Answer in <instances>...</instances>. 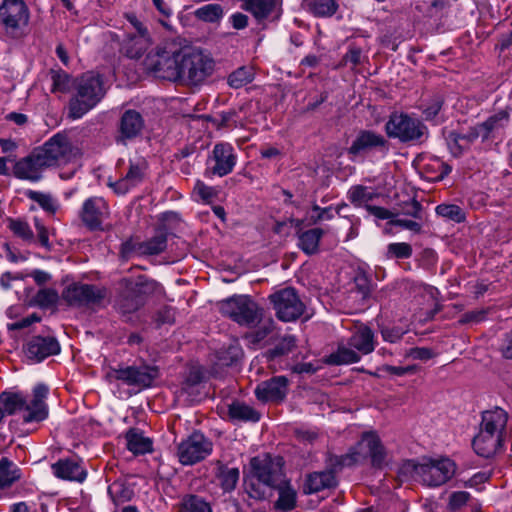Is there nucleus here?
Wrapping results in <instances>:
<instances>
[{
  "label": "nucleus",
  "mask_w": 512,
  "mask_h": 512,
  "mask_svg": "<svg viewBox=\"0 0 512 512\" xmlns=\"http://www.w3.org/2000/svg\"><path fill=\"white\" fill-rule=\"evenodd\" d=\"M185 47L176 41H165L150 52L145 60V68L155 77L171 82H180L182 56Z\"/></svg>",
  "instance_id": "f257e3e1"
},
{
  "label": "nucleus",
  "mask_w": 512,
  "mask_h": 512,
  "mask_svg": "<svg viewBox=\"0 0 512 512\" xmlns=\"http://www.w3.org/2000/svg\"><path fill=\"white\" fill-rule=\"evenodd\" d=\"M470 494L466 491L453 492L450 495L448 506L450 510L456 511L467 504Z\"/></svg>",
  "instance_id": "0e129e2a"
},
{
  "label": "nucleus",
  "mask_w": 512,
  "mask_h": 512,
  "mask_svg": "<svg viewBox=\"0 0 512 512\" xmlns=\"http://www.w3.org/2000/svg\"><path fill=\"white\" fill-rule=\"evenodd\" d=\"M26 196L37 202L45 211L54 213L56 211L55 202L50 194H45L38 191L28 190Z\"/></svg>",
  "instance_id": "603ef678"
},
{
  "label": "nucleus",
  "mask_w": 512,
  "mask_h": 512,
  "mask_svg": "<svg viewBox=\"0 0 512 512\" xmlns=\"http://www.w3.org/2000/svg\"><path fill=\"white\" fill-rule=\"evenodd\" d=\"M237 162V155L230 143L221 142L214 145L207 159V175L224 177L230 174Z\"/></svg>",
  "instance_id": "2eb2a0df"
},
{
  "label": "nucleus",
  "mask_w": 512,
  "mask_h": 512,
  "mask_svg": "<svg viewBox=\"0 0 512 512\" xmlns=\"http://www.w3.org/2000/svg\"><path fill=\"white\" fill-rule=\"evenodd\" d=\"M313 214L309 217L310 224L315 225L323 220H332L334 218V214L332 212V207L321 208L317 204L312 205Z\"/></svg>",
  "instance_id": "680f3d73"
},
{
  "label": "nucleus",
  "mask_w": 512,
  "mask_h": 512,
  "mask_svg": "<svg viewBox=\"0 0 512 512\" xmlns=\"http://www.w3.org/2000/svg\"><path fill=\"white\" fill-rule=\"evenodd\" d=\"M279 491L278 500L275 503V508L283 511L292 510L296 504V492L284 480L279 486L275 487Z\"/></svg>",
  "instance_id": "e433bc0d"
},
{
  "label": "nucleus",
  "mask_w": 512,
  "mask_h": 512,
  "mask_svg": "<svg viewBox=\"0 0 512 512\" xmlns=\"http://www.w3.org/2000/svg\"><path fill=\"white\" fill-rule=\"evenodd\" d=\"M374 334L367 325H360L349 338L348 344L363 354H369L374 350Z\"/></svg>",
  "instance_id": "c85d7f7f"
},
{
  "label": "nucleus",
  "mask_w": 512,
  "mask_h": 512,
  "mask_svg": "<svg viewBox=\"0 0 512 512\" xmlns=\"http://www.w3.org/2000/svg\"><path fill=\"white\" fill-rule=\"evenodd\" d=\"M255 73L252 68L242 66L237 68L231 74H229L227 82L230 87L234 89H239L249 83H251L254 79Z\"/></svg>",
  "instance_id": "a19ab883"
},
{
  "label": "nucleus",
  "mask_w": 512,
  "mask_h": 512,
  "mask_svg": "<svg viewBox=\"0 0 512 512\" xmlns=\"http://www.w3.org/2000/svg\"><path fill=\"white\" fill-rule=\"evenodd\" d=\"M153 321L157 327L164 324H173L175 321V310L173 307L164 305L160 307L153 316Z\"/></svg>",
  "instance_id": "4d7b16f0"
},
{
  "label": "nucleus",
  "mask_w": 512,
  "mask_h": 512,
  "mask_svg": "<svg viewBox=\"0 0 512 512\" xmlns=\"http://www.w3.org/2000/svg\"><path fill=\"white\" fill-rule=\"evenodd\" d=\"M362 449H366L364 457H370L373 468H384L386 465V450L374 431L364 432L355 447H352L346 454L338 456L342 467L354 465L362 456Z\"/></svg>",
  "instance_id": "0eeeda50"
},
{
  "label": "nucleus",
  "mask_w": 512,
  "mask_h": 512,
  "mask_svg": "<svg viewBox=\"0 0 512 512\" xmlns=\"http://www.w3.org/2000/svg\"><path fill=\"white\" fill-rule=\"evenodd\" d=\"M240 476L239 469L236 467H228L221 461L216 462L215 477L220 487L225 492H231L236 488Z\"/></svg>",
  "instance_id": "c756f323"
},
{
  "label": "nucleus",
  "mask_w": 512,
  "mask_h": 512,
  "mask_svg": "<svg viewBox=\"0 0 512 512\" xmlns=\"http://www.w3.org/2000/svg\"><path fill=\"white\" fill-rule=\"evenodd\" d=\"M475 452L484 458H490L495 455L501 446V436L480 429L472 442Z\"/></svg>",
  "instance_id": "393cba45"
},
{
  "label": "nucleus",
  "mask_w": 512,
  "mask_h": 512,
  "mask_svg": "<svg viewBox=\"0 0 512 512\" xmlns=\"http://www.w3.org/2000/svg\"><path fill=\"white\" fill-rule=\"evenodd\" d=\"M8 227L14 233V235L23 239L24 241H33L34 233L26 221L21 219L9 218Z\"/></svg>",
  "instance_id": "8fccbe9b"
},
{
  "label": "nucleus",
  "mask_w": 512,
  "mask_h": 512,
  "mask_svg": "<svg viewBox=\"0 0 512 512\" xmlns=\"http://www.w3.org/2000/svg\"><path fill=\"white\" fill-rule=\"evenodd\" d=\"M337 486L336 476L330 472L319 471L310 473L304 484V492L306 494L317 493L324 489H329Z\"/></svg>",
  "instance_id": "cd10ccee"
},
{
  "label": "nucleus",
  "mask_w": 512,
  "mask_h": 512,
  "mask_svg": "<svg viewBox=\"0 0 512 512\" xmlns=\"http://www.w3.org/2000/svg\"><path fill=\"white\" fill-rule=\"evenodd\" d=\"M296 346V338L293 335L283 336L273 348L266 351V357L269 360L289 354Z\"/></svg>",
  "instance_id": "58836bf2"
},
{
  "label": "nucleus",
  "mask_w": 512,
  "mask_h": 512,
  "mask_svg": "<svg viewBox=\"0 0 512 512\" xmlns=\"http://www.w3.org/2000/svg\"><path fill=\"white\" fill-rule=\"evenodd\" d=\"M59 295L56 290L51 288H44L37 292L35 295V302L41 308H48L57 303Z\"/></svg>",
  "instance_id": "864d4df0"
},
{
  "label": "nucleus",
  "mask_w": 512,
  "mask_h": 512,
  "mask_svg": "<svg viewBox=\"0 0 512 512\" xmlns=\"http://www.w3.org/2000/svg\"><path fill=\"white\" fill-rule=\"evenodd\" d=\"M180 512H212V509L202 497L187 495L182 500Z\"/></svg>",
  "instance_id": "79ce46f5"
},
{
  "label": "nucleus",
  "mask_w": 512,
  "mask_h": 512,
  "mask_svg": "<svg viewBox=\"0 0 512 512\" xmlns=\"http://www.w3.org/2000/svg\"><path fill=\"white\" fill-rule=\"evenodd\" d=\"M105 201L99 197L87 199L81 210V219L91 231L100 230Z\"/></svg>",
  "instance_id": "4be33fe9"
},
{
  "label": "nucleus",
  "mask_w": 512,
  "mask_h": 512,
  "mask_svg": "<svg viewBox=\"0 0 512 512\" xmlns=\"http://www.w3.org/2000/svg\"><path fill=\"white\" fill-rule=\"evenodd\" d=\"M478 137L476 127H471L466 134H460L455 131H450L446 137L449 144L453 143L455 148L461 152V146L459 145L460 140H465L468 143L474 142Z\"/></svg>",
  "instance_id": "6e6d98bb"
},
{
  "label": "nucleus",
  "mask_w": 512,
  "mask_h": 512,
  "mask_svg": "<svg viewBox=\"0 0 512 512\" xmlns=\"http://www.w3.org/2000/svg\"><path fill=\"white\" fill-rule=\"evenodd\" d=\"M145 163L142 164H134L131 163L128 172L125 175L126 181H128L132 187H135L140 182H142L144 178V170H145Z\"/></svg>",
  "instance_id": "052dcab7"
},
{
  "label": "nucleus",
  "mask_w": 512,
  "mask_h": 512,
  "mask_svg": "<svg viewBox=\"0 0 512 512\" xmlns=\"http://www.w3.org/2000/svg\"><path fill=\"white\" fill-rule=\"evenodd\" d=\"M372 151L387 153L389 151V142L381 134L372 130H360L348 148V154L357 157L365 156Z\"/></svg>",
  "instance_id": "a211bd4d"
},
{
  "label": "nucleus",
  "mask_w": 512,
  "mask_h": 512,
  "mask_svg": "<svg viewBox=\"0 0 512 512\" xmlns=\"http://www.w3.org/2000/svg\"><path fill=\"white\" fill-rule=\"evenodd\" d=\"M48 395V387L38 384L33 389V399L27 402L21 393L3 392L0 394V406L6 415H14L19 411H25L23 422H40L48 416V406L45 399Z\"/></svg>",
  "instance_id": "f03ea898"
},
{
  "label": "nucleus",
  "mask_w": 512,
  "mask_h": 512,
  "mask_svg": "<svg viewBox=\"0 0 512 512\" xmlns=\"http://www.w3.org/2000/svg\"><path fill=\"white\" fill-rule=\"evenodd\" d=\"M29 9L23 0H4L0 6V25L15 39L25 34L29 23Z\"/></svg>",
  "instance_id": "1a4fd4ad"
},
{
  "label": "nucleus",
  "mask_w": 512,
  "mask_h": 512,
  "mask_svg": "<svg viewBox=\"0 0 512 512\" xmlns=\"http://www.w3.org/2000/svg\"><path fill=\"white\" fill-rule=\"evenodd\" d=\"M108 493L115 503L129 501L133 496V490L122 481L113 482L108 488Z\"/></svg>",
  "instance_id": "09e8293b"
},
{
  "label": "nucleus",
  "mask_w": 512,
  "mask_h": 512,
  "mask_svg": "<svg viewBox=\"0 0 512 512\" xmlns=\"http://www.w3.org/2000/svg\"><path fill=\"white\" fill-rule=\"evenodd\" d=\"M455 470V463L449 458H424L421 462L420 480L427 486H440L452 478Z\"/></svg>",
  "instance_id": "f8f14e48"
},
{
  "label": "nucleus",
  "mask_w": 512,
  "mask_h": 512,
  "mask_svg": "<svg viewBox=\"0 0 512 512\" xmlns=\"http://www.w3.org/2000/svg\"><path fill=\"white\" fill-rule=\"evenodd\" d=\"M212 452V443L200 432H194L177 447V457L183 465H193Z\"/></svg>",
  "instance_id": "4468645a"
},
{
  "label": "nucleus",
  "mask_w": 512,
  "mask_h": 512,
  "mask_svg": "<svg viewBox=\"0 0 512 512\" xmlns=\"http://www.w3.org/2000/svg\"><path fill=\"white\" fill-rule=\"evenodd\" d=\"M289 381L285 376H275L261 382L255 389V395L262 402H281L286 397Z\"/></svg>",
  "instance_id": "412c9836"
},
{
  "label": "nucleus",
  "mask_w": 512,
  "mask_h": 512,
  "mask_svg": "<svg viewBox=\"0 0 512 512\" xmlns=\"http://www.w3.org/2000/svg\"><path fill=\"white\" fill-rule=\"evenodd\" d=\"M412 246L405 242L391 243L387 246V259H408L412 256Z\"/></svg>",
  "instance_id": "3c124183"
},
{
  "label": "nucleus",
  "mask_w": 512,
  "mask_h": 512,
  "mask_svg": "<svg viewBox=\"0 0 512 512\" xmlns=\"http://www.w3.org/2000/svg\"><path fill=\"white\" fill-rule=\"evenodd\" d=\"M195 16L202 21L214 23L223 16V9L219 4H207L195 11Z\"/></svg>",
  "instance_id": "de8ad7c7"
},
{
  "label": "nucleus",
  "mask_w": 512,
  "mask_h": 512,
  "mask_svg": "<svg viewBox=\"0 0 512 512\" xmlns=\"http://www.w3.org/2000/svg\"><path fill=\"white\" fill-rule=\"evenodd\" d=\"M253 478L266 487H276L283 482L282 458L269 455L254 457L250 461Z\"/></svg>",
  "instance_id": "ddd939ff"
},
{
  "label": "nucleus",
  "mask_w": 512,
  "mask_h": 512,
  "mask_svg": "<svg viewBox=\"0 0 512 512\" xmlns=\"http://www.w3.org/2000/svg\"><path fill=\"white\" fill-rule=\"evenodd\" d=\"M362 61V50L357 46H350L346 54L342 58V62L347 65L351 64L352 67H356Z\"/></svg>",
  "instance_id": "338daca9"
},
{
  "label": "nucleus",
  "mask_w": 512,
  "mask_h": 512,
  "mask_svg": "<svg viewBox=\"0 0 512 512\" xmlns=\"http://www.w3.org/2000/svg\"><path fill=\"white\" fill-rule=\"evenodd\" d=\"M127 448L135 455L145 454L152 451V441L143 436L137 429H129L125 436Z\"/></svg>",
  "instance_id": "72a5a7b5"
},
{
  "label": "nucleus",
  "mask_w": 512,
  "mask_h": 512,
  "mask_svg": "<svg viewBox=\"0 0 512 512\" xmlns=\"http://www.w3.org/2000/svg\"><path fill=\"white\" fill-rule=\"evenodd\" d=\"M167 246V234L164 231L158 232L151 239L138 243L132 247L143 255H157L165 250Z\"/></svg>",
  "instance_id": "f704fd0d"
},
{
  "label": "nucleus",
  "mask_w": 512,
  "mask_h": 512,
  "mask_svg": "<svg viewBox=\"0 0 512 512\" xmlns=\"http://www.w3.org/2000/svg\"><path fill=\"white\" fill-rule=\"evenodd\" d=\"M120 285L128 289L144 305L151 296L163 293L161 284L145 275L123 278Z\"/></svg>",
  "instance_id": "6ab92c4d"
},
{
  "label": "nucleus",
  "mask_w": 512,
  "mask_h": 512,
  "mask_svg": "<svg viewBox=\"0 0 512 512\" xmlns=\"http://www.w3.org/2000/svg\"><path fill=\"white\" fill-rule=\"evenodd\" d=\"M311 12L318 17H331L338 9L335 0H312L309 3Z\"/></svg>",
  "instance_id": "c03bdc74"
},
{
  "label": "nucleus",
  "mask_w": 512,
  "mask_h": 512,
  "mask_svg": "<svg viewBox=\"0 0 512 512\" xmlns=\"http://www.w3.org/2000/svg\"><path fill=\"white\" fill-rule=\"evenodd\" d=\"M264 485L260 482L255 483L253 481H250L246 483V492L249 495L250 498H253L255 500H264L266 499V490L263 487Z\"/></svg>",
  "instance_id": "774afa93"
},
{
  "label": "nucleus",
  "mask_w": 512,
  "mask_h": 512,
  "mask_svg": "<svg viewBox=\"0 0 512 512\" xmlns=\"http://www.w3.org/2000/svg\"><path fill=\"white\" fill-rule=\"evenodd\" d=\"M145 127V120L140 112L134 109L125 110L117 124L115 142L126 146L128 142L141 136Z\"/></svg>",
  "instance_id": "f3484780"
},
{
  "label": "nucleus",
  "mask_w": 512,
  "mask_h": 512,
  "mask_svg": "<svg viewBox=\"0 0 512 512\" xmlns=\"http://www.w3.org/2000/svg\"><path fill=\"white\" fill-rule=\"evenodd\" d=\"M356 289L362 294L363 298H367L371 293V283L366 272L358 270L354 276Z\"/></svg>",
  "instance_id": "bf43d9fd"
},
{
  "label": "nucleus",
  "mask_w": 512,
  "mask_h": 512,
  "mask_svg": "<svg viewBox=\"0 0 512 512\" xmlns=\"http://www.w3.org/2000/svg\"><path fill=\"white\" fill-rule=\"evenodd\" d=\"M60 344L52 336H33L24 346V352L28 359L41 362L45 358L60 353Z\"/></svg>",
  "instance_id": "aec40b11"
},
{
  "label": "nucleus",
  "mask_w": 512,
  "mask_h": 512,
  "mask_svg": "<svg viewBox=\"0 0 512 512\" xmlns=\"http://www.w3.org/2000/svg\"><path fill=\"white\" fill-rule=\"evenodd\" d=\"M107 289L92 284L74 282L66 286L61 298L72 307L97 309L103 306Z\"/></svg>",
  "instance_id": "6e6552de"
},
{
  "label": "nucleus",
  "mask_w": 512,
  "mask_h": 512,
  "mask_svg": "<svg viewBox=\"0 0 512 512\" xmlns=\"http://www.w3.org/2000/svg\"><path fill=\"white\" fill-rule=\"evenodd\" d=\"M384 129L389 138L398 139L401 143L421 144L429 135L427 126L421 120L406 113H392Z\"/></svg>",
  "instance_id": "39448f33"
},
{
  "label": "nucleus",
  "mask_w": 512,
  "mask_h": 512,
  "mask_svg": "<svg viewBox=\"0 0 512 512\" xmlns=\"http://www.w3.org/2000/svg\"><path fill=\"white\" fill-rule=\"evenodd\" d=\"M436 213L437 215L456 223L464 222L466 219L463 209L454 204H440L436 207Z\"/></svg>",
  "instance_id": "49530a36"
},
{
  "label": "nucleus",
  "mask_w": 512,
  "mask_h": 512,
  "mask_svg": "<svg viewBox=\"0 0 512 512\" xmlns=\"http://www.w3.org/2000/svg\"><path fill=\"white\" fill-rule=\"evenodd\" d=\"M105 89L100 74L87 72L76 80L75 94L69 101V117L79 119L94 108L104 97Z\"/></svg>",
  "instance_id": "7ed1b4c3"
},
{
  "label": "nucleus",
  "mask_w": 512,
  "mask_h": 512,
  "mask_svg": "<svg viewBox=\"0 0 512 512\" xmlns=\"http://www.w3.org/2000/svg\"><path fill=\"white\" fill-rule=\"evenodd\" d=\"M375 198V194L369 192L368 187L363 185L352 186L348 191L349 201L357 207L362 206L363 203H368Z\"/></svg>",
  "instance_id": "a18cd8bd"
},
{
  "label": "nucleus",
  "mask_w": 512,
  "mask_h": 512,
  "mask_svg": "<svg viewBox=\"0 0 512 512\" xmlns=\"http://www.w3.org/2000/svg\"><path fill=\"white\" fill-rule=\"evenodd\" d=\"M243 8L257 20L266 19L275 9L276 0H243Z\"/></svg>",
  "instance_id": "c9c22d12"
},
{
  "label": "nucleus",
  "mask_w": 512,
  "mask_h": 512,
  "mask_svg": "<svg viewBox=\"0 0 512 512\" xmlns=\"http://www.w3.org/2000/svg\"><path fill=\"white\" fill-rule=\"evenodd\" d=\"M144 304L140 302L128 289L123 288L117 302L118 311L123 314H131L142 308Z\"/></svg>",
  "instance_id": "ea45409f"
},
{
  "label": "nucleus",
  "mask_w": 512,
  "mask_h": 512,
  "mask_svg": "<svg viewBox=\"0 0 512 512\" xmlns=\"http://www.w3.org/2000/svg\"><path fill=\"white\" fill-rule=\"evenodd\" d=\"M220 313L240 326L255 327L261 323L263 309L247 295H234L217 304Z\"/></svg>",
  "instance_id": "20e7f679"
},
{
  "label": "nucleus",
  "mask_w": 512,
  "mask_h": 512,
  "mask_svg": "<svg viewBox=\"0 0 512 512\" xmlns=\"http://www.w3.org/2000/svg\"><path fill=\"white\" fill-rule=\"evenodd\" d=\"M22 477L20 468L7 457L0 459V490L10 488Z\"/></svg>",
  "instance_id": "473e14b6"
},
{
  "label": "nucleus",
  "mask_w": 512,
  "mask_h": 512,
  "mask_svg": "<svg viewBox=\"0 0 512 512\" xmlns=\"http://www.w3.org/2000/svg\"><path fill=\"white\" fill-rule=\"evenodd\" d=\"M324 235L321 228H312L298 232V247L307 255H314L319 252V242Z\"/></svg>",
  "instance_id": "7c9ffc66"
},
{
  "label": "nucleus",
  "mask_w": 512,
  "mask_h": 512,
  "mask_svg": "<svg viewBox=\"0 0 512 512\" xmlns=\"http://www.w3.org/2000/svg\"><path fill=\"white\" fill-rule=\"evenodd\" d=\"M205 375L203 367L200 365H191L185 374L181 384L182 391L188 393L189 390L204 381Z\"/></svg>",
  "instance_id": "37998d69"
},
{
  "label": "nucleus",
  "mask_w": 512,
  "mask_h": 512,
  "mask_svg": "<svg viewBox=\"0 0 512 512\" xmlns=\"http://www.w3.org/2000/svg\"><path fill=\"white\" fill-rule=\"evenodd\" d=\"M269 299L276 311V316L284 322L298 319L305 309L304 303L292 287H287L271 294Z\"/></svg>",
  "instance_id": "9b49d317"
},
{
  "label": "nucleus",
  "mask_w": 512,
  "mask_h": 512,
  "mask_svg": "<svg viewBox=\"0 0 512 512\" xmlns=\"http://www.w3.org/2000/svg\"><path fill=\"white\" fill-rule=\"evenodd\" d=\"M158 375L159 370L156 366L119 365L117 368L109 367L105 373V379L110 383L122 381L128 386L147 388L152 385Z\"/></svg>",
  "instance_id": "9d476101"
},
{
  "label": "nucleus",
  "mask_w": 512,
  "mask_h": 512,
  "mask_svg": "<svg viewBox=\"0 0 512 512\" xmlns=\"http://www.w3.org/2000/svg\"><path fill=\"white\" fill-rule=\"evenodd\" d=\"M36 158L42 165L51 167L59 161L65 160L71 152V145L66 136L58 133L50 138L41 147L34 149Z\"/></svg>",
  "instance_id": "dca6fc26"
},
{
  "label": "nucleus",
  "mask_w": 512,
  "mask_h": 512,
  "mask_svg": "<svg viewBox=\"0 0 512 512\" xmlns=\"http://www.w3.org/2000/svg\"><path fill=\"white\" fill-rule=\"evenodd\" d=\"M57 478L69 481L83 482L86 479V470L76 461L60 459L51 466Z\"/></svg>",
  "instance_id": "b1692460"
},
{
  "label": "nucleus",
  "mask_w": 512,
  "mask_h": 512,
  "mask_svg": "<svg viewBox=\"0 0 512 512\" xmlns=\"http://www.w3.org/2000/svg\"><path fill=\"white\" fill-rule=\"evenodd\" d=\"M36 153L33 152L16 162L14 166V175L19 179H25L32 182H37L42 178V170L46 168L35 157Z\"/></svg>",
  "instance_id": "5701e85b"
},
{
  "label": "nucleus",
  "mask_w": 512,
  "mask_h": 512,
  "mask_svg": "<svg viewBox=\"0 0 512 512\" xmlns=\"http://www.w3.org/2000/svg\"><path fill=\"white\" fill-rule=\"evenodd\" d=\"M508 421V414L503 409L496 407L494 410L484 411L480 429L498 434L505 429Z\"/></svg>",
  "instance_id": "bb28decb"
},
{
  "label": "nucleus",
  "mask_w": 512,
  "mask_h": 512,
  "mask_svg": "<svg viewBox=\"0 0 512 512\" xmlns=\"http://www.w3.org/2000/svg\"><path fill=\"white\" fill-rule=\"evenodd\" d=\"M228 416L233 421L257 422L259 421L261 414L244 402L234 400L228 405Z\"/></svg>",
  "instance_id": "2f4dec72"
},
{
  "label": "nucleus",
  "mask_w": 512,
  "mask_h": 512,
  "mask_svg": "<svg viewBox=\"0 0 512 512\" xmlns=\"http://www.w3.org/2000/svg\"><path fill=\"white\" fill-rule=\"evenodd\" d=\"M181 84L197 86L202 84L214 71L215 62L207 54L199 50L185 47L182 56Z\"/></svg>",
  "instance_id": "423d86ee"
},
{
  "label": "nucleus",
  "mask_w": 512,
  "mask_h": 512,
  "mask_svg": "<svg viewBox=\"0 0 512 512\" xmlns=\"http://www.w3.org/2000/svg\"><path fill=\"white\" fill-rule=\"evenodd\" d=\"M275 329V324L272 319H268L261 323L259 328L247 335V338L250 339V342L253 344L260 343L267 336H269Z\"/></svg>",
  "instance_id": "5fc2aeb1"
},
{
  "label": "nucleus",
  "mask_w": 512,
  "mask_h": 512,
  "mask_svg": "<svg viewBox=\"0 0 512 512\" xmlns=\"http://www.w3.org/2000/svg\"><path fill=\"white\" fill-rule=\"evenodd\" d=\"M443 105V100L441 97L437 96L434 97L429 104L426 105L425 108H423L422 113L424 115L425 120L430 121L434 119L439 111L441 110Z\"/></svg>",
  "instance_id": "69168bd1"
},
{
  "label": "nucleus",
  "mask_w": 512,
  "mask_h": 512,
  "mask_svg": "<svg viewBox=\"0 0 512 512\" xmlns=\"http://www.w3.org/2000/svg\"><path fill=\"white\" fill-rule=\"evenodd\" d=\"M151 44L150 35H138L128 33L122 43L121 50L125 56L131 59H139Z\"/></svg>",
  "instance_id": "a878e982"
},
{
  "label": "nucleus",
  "mask_w": 512,
  "mask_h": 512,
  "mask_svg": "<svg viewBox=\"0 0 512 512\" xmlns=\"http://www.w3.org/2000/svg\"><path fill=\"white\" fill-rule=\"evenodd\" d=\"M360 360V355L354 350L345 346H339L338 349L326 358L329 365H345L356 363Z\"/></svg>",
  "instance_id": "4c0bfd02"
},
{
  "label": "nucleus",
  "mask_w": 512,
  "mask_h": 512,
  "mask_svg": "<svg viewBox=\"0 0 512 512\" xmlns=\"http://www.w3.org/2000/svg\"><path fill=\"white\" fill-rule=\"evenodd\" d=\"M52 90L67 92L70 89L71 77L64 71H52Z\"/></svg>",
  "instance_id": "13d9d810"
},
{
  "label": "nucleus",
  "mask_w": 512,
  "mask_h": 512,
  "mask_svg": "<svg viewBox=\"0 0 512 512\" xmlns=\"http://www.w3.org/2000/svg\"><path fill=\"white\" fill-rule=\"evenodd\" d=\"M421 463L414 460H406L399 468L398 474L404 478L419 477L420 478Z\"/></svg>",
  "instance_id": "e2e57ef3"
}]
</instances>
